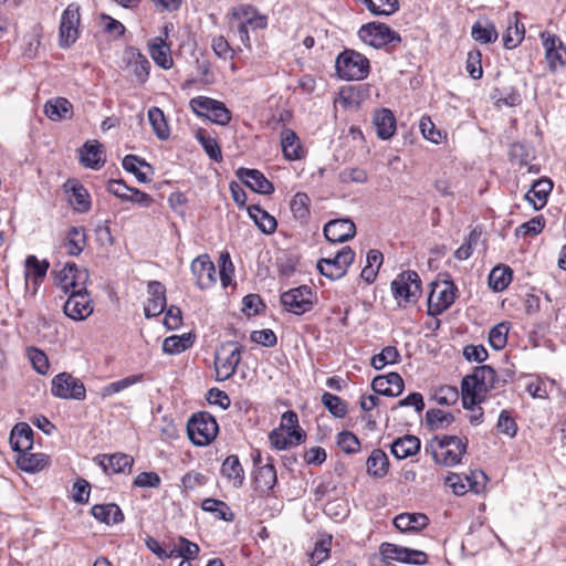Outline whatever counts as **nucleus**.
Listing matches in <instances>:
<instances>
[{
	"label": "nucleus",
	"instance_id": "9",
	"mask_svg": "<svg viewBox=\"0 0 566 566\" xmlns=\"http://www.w3.org/2000/svg\"><path fill=\"white\" fill-rule=\"evenodd\" d=\"M438 449L432 451L433 459L437 463L446 467H453L460 463L461 458L465 453L467 444L455 436H443L436 438Z\"/></svg>",
	"mask_w": 566,
	"mask_h": 566
},
{
	"label": "nucleus",
	"instance_id": "59",
	"mask_svg": "<svg viewBox=\"0 0 566 566\" xmlns=\"http://www.w3.org/2000/svg\"><path fill=\"white\" fill-rule=\"evenodd\" d=\"M41 43V28L34 27L31 32L24 35L23 38V55L28 59H33L36 56L39 46Z\"/></svg>",
	"mask_w": 566,
	"mask_h": 566
},
{
	"label": "nucleus",
	"instance_id": "36",
	"mask_svg": "<svg viewBox=\"0 0 566 566\" xmlns=\"http://www.w3.org/2000/svg\"><path fill=\"white\" fill-rule=\"evenodd\" d=\"M476 474L473 472L472 475L461 476L460 474L452 473L450 474L446 482L452 489L455 495H463L469 490L478 493L480 488L478 486V482L475 481Z\"/></svg>",
	"mask_w": 566,
	"mask_h": 566
},
{
	"label": "nucleus",
	"instance_id": "31",
	"mask_svg": "<svg viewBox=\"0 0 566 566\" xmlns=\"http://www.w3.org/2000/svg\"><path fill=\"white\" fill-rule=\"evenodd\" d=\"M553 189V182L549 179H539L535 181L532 188L526 192L525 199L535 210H541L547 202V197Z\"/></svg>",
	"mask_w": 566,
	"mask_h": 566
},
{
	"label": "nucleus",
	"instance_id": "58",
	"mask_svg": "<svg viewBox=\"0 0 566 566\" xmlns=\"http://www.w3.org/2000/svg\"><path fill=\"white\" fill-rule=\"evenodd\" d=\"M510 331V323L501 322L495 325L489 333V343L492 348L500 350L504 348L507 342V333Z\"/></svg>",
	"mask_w": 566,
	"mask_h": 566
},
{
	"label": "nucleus",
	"instance_id": "46",
	"mask_svg": "<svg viewBox=\"0 0 566 566\" xmlns=\"http://www.w3.org/2000/svg\"><path fill=\"white\" fill-rule=\"evenodd\" d=\"M281 430H286L291 438L298 444L304 440L305 434L298 429V418L294 411H285L281 418Z\"/></svg>",
	"mask_w": 566,
	"mask_h": 566
},
{
	"label": "nucleus",
	"instance_id": "24",
	"mask_svg": "<svg viewBox=\"0 0 566 566\" xmlns=\"http://www.w3.org/2000/svg\"><path fill=\"white\" fill-rule=\"evenodd\" d=\"M281 146L283 156L290 161L300 160L305 157V149L294 130L284 128L281 132Z\"/></svg>",
	"mask_w": 566,
	"mask_h": 566
},
{
	"label": "nucleus",
	"instance_id": "16",
	"mask_svg": "<svg viewBox=\"0 0 566 566\" xmlns=\"http://www.w3.org/2000/svg\"><path fill=\"white\" fill-rule=\"evenodd\" d=\"M191 272L201 290L209 289L217 282L216 266L207 254L199 255L192 261Z\"/></svg>",
	"mask_w": 566,
	"mask_h": 566
},
{
	"label": "nucleus",
	"instance_id": "22",
	"mask_svg": "<svg viewBox=\"0 0 566 566\" xmlns=\"http://www.w3.org/2000/svg\"><path fill=\"white\" fill-rule=\"evenodd\" d=\"M545 57L552 71L566 65V46L556 35H548L543 40Z\"/></svg>",
	"mask_w": 566,
	"mask_h": 566
},
{
	"label": "nucleus",
	"instance_id": "38",
	"mask_svg": "<svg viewBox=\"0 0 566 566\" xmlns=\"http://www.w3.org/2000/svg\"><path fill=\"white\" fill-rule=\"evenodd\" d=\"M222 474L229 479L233 486L240 488L244 481V471L237 455H229L221 465Z\"/></svg>",
	"mask_w": 566,
	"mask_h": 566
},
{
	"label": "nucleus",
	"instance_id": "21",
	"mask_svg": "<svg viewBox=\"0 0 566 566\" xmlns=\"http://www.w3.org/2000/svg\"><path fill=\"white\" fill-rule=\"evenodd\" d=\"M371 388L378 395L397 397L403 391V379L398 373L380 375L373 379Z\"/></svg>",
	"mask_w": 566,
	"mask_h": 566
},
{
	"label": "nucleus",
	"instance_id": "28",
	"mask_svg": "<svg viewBox=\"0 0 566 566\" xmlns=\"http://www.w3.org/2000/svg\"><path fill=\"white\" fill-rule=\"evenodd\" d=\"M373 123L380 139H389L396 132V118L388 108L377 111L373 116Z\"/></svg>",
	"mask_w": 566,
	"mask_h": 566
},
{
	"label": "nucleus",
	"instance_id": "41",
	"mask_svg": "<svg viewBox=\"0 0 566 566\" xmlns=\"http://www.w3.org/2000/svg\"><path fill=\"white\" fill-rule=\"evenodd\" d=\"M67 200L70 205L78 212H85L91 207L90 195L87 190L77 182H74L71 186Z\"/></svg>",
	"mask_w": 566,
	"mask_h": 566
},
{
	"label": "nucleus",
	"instance_id": "35",
	"mask_svg": "<svg viewBox=\"0 0 566 566\" xmlns=\"http://www.w3.org/2000/svg\"><path fill=\"white\" fill-rule=\"evenodd\" d=\"M367 473L374 478L381 479L388 473L389 460L381 449H375L366 461Z\"/></svg>",
	"mask_w": 566,
	"mask_h": 566
},
{
	"label": "nucleus",
	"instance_id": "2",
	"mask_svg": "<svg viewBox=\"0 0 566 566\" xmlns=\"http://www.w3.org/2000/svg\"><path fill=\"white\" fill-rule=\"evenodd\" d=\"M335 67L338 76L347 81H359L369 74L368 59L354 50H345L335 61Z\"/></svg>",
	"mask_w": 566,
	"mask_h": 566
},
{
	"label": "nucleus",
	"instance_id": "39",
	"mask_svg": "<svg viewBox=\"0 0 566 566\" xmlns=\"http://www.w3.org/2000/svg\"><path fill=\"white\" fill-rule=\"evenodd\" d=\"M201 509L208 513L213 514L219 520L226 522H232L234 520V514L232 513L230 506L223 501L206 499L201 503Z\"/></svg>",
	"mask_w": 566,
	"mask_h": 566
},
{
	"label": "nucleus",
	"instance_id": "45",
	"mask_svg": "<svg viewBox=\"0 0 566 566\" xmlns=\"http://www.w3.org/2000/svg\"><path fill=\"white\" fill-rule=\"evenodd\" d=\"M379 553L384 560H394L407 564L410 556V548L399 546L392 543H382L379 547Z\"/></svg>",
	"mask_w": 566,
	"mask_h": 566
},
{
	"label": "nucleus",
	"instance_id": "26",
	"mask_svg": "<svg viewBox=\"0 0 566 566\" xmlns=\"http://www.w3.org/2000/svg\"><path fill=\"white\" fill-rule=\"evenodd\" d=\"M80 161L86 168L99 169L105 163L102 145L97 140L86 142L80 150Z\"/></svg>",
	"mask_w": 566,
	"mask_h": 566
},
{
	"label": "nucleus",
	"instance_id": "27",
	"mask_svg": "<svg viewBox=\"0 0 566 566\" xmlns=\"http://www.w3.org/2000/svg\"><path fill=\"white\" fill-rule=\"evenodd\" d=\"M123 168L133 174L136 179L142 184H147L151 181L149 175L154 174V169L151 165L146 163L144 159H140L136 155H126L123 159Z\"/></svg>",
	"mask_w": 566,
	"mask_h": 566
},
{
	"label": "nucleus",
	"instance_id": "19",
	"mask_svg": "<svg viewBox=\"0 0 566 566\" xmlns=\"http://www.w3.org/2000/svg\"><path fill=\"white\" fill-rule=\"evenodd\" d=\"M237 177L255 192L271 195L274 191L273 184L258 169L239 168Z\"/></svg>",
	"mask_w": 566,
	"mask_h": 566
},
{
	"label": "nucleus",
	"instance_id": "50",
	"mask_svg": "<svg viewBox=\"0 0 566 566\" xmlns=\"http://www.w3.org/2000/svg\"><path fill=\"white\" fill-rule=\"evenodd\" d=\"M453 421V415L441 409H430L426 412V423L432 430L442 429L451 424Z\"/></svg>",
	"mask_w": 566,
	"mask_h": 566
},
{
	"label": "nucleus",
	"instance_id": "25",
	"mask_svg": "<svg viewBox=\"0 0 566 566\" xmlns=\"http://www.w3.org/2000/svg\"><path fill=\"white\" fill-rule=\"evenodd\" d=\"M10 444L12 450L18 453L31 450L33 447L31 427L25 422L15 424L10 433Z\"/></svg>",
	"mask_w": 566,
	"mask_h": 566
},
{
	"label": "nucleus",
	"instance_id": "23",
	"mask_svg": "<svg viewBox=\"0 0 566 566\" xmlns=\"http://www.w3.org/2000/svg\"><path fill=\"white\" fill-rule=\"evenodd\" d=\"M96 462L102 467L106 473H125L130 472L134 464V458L126 453H114L111 455H98Z\"/></svg>",
	"mask_w": 566,
	"mask_h": 566
},
{
	"label": "nucleus",
	"instance_id": "4",
	"mask_svg": "<svg viewBox=\"0 0 566 566\" xmlns=\"http://www.w3.org/2000/svg\"><path fill=\"white\" fill-rule=\"evenodd\" d=\"M187 431L189 439L196 446H207L218 434L219 427L216 419L208 412L195 413L188 421Z\"/></svg>",
	"mask_w": 566,
	"mask_h": 566
},
{
	"label": "nucleus",
	"instance_id": "64",
	"mask_svg": "<svg viewBox=\"0 0 566 566\" xmlns=\"http://www.w3.org/2000/svg\"><path fill=\"white\" fill-rule=\"evenodd\" d=\"M459 392L453 386H442L433 395L437 403L442 406H451L458 401Z\"/></svg>",
	"mask_w": 566,
	"mask_h": 566
},
{
	"label": "nucleus",
	"instance_id": "32",
	"mask_svg": "<svg viewBox=\"0 0 566 566\" xmlns=\"http://www.w3.org/2000/svg\"><path fill=\"white\" fill-rule=\"evenodd\" d=\"M148 48L151 59L158 66L165 70H168L172 66L170 49L163 36H156L150 40Z\"/></svg>",
	"mask_w": 566,
	"mask_h": 566
},
{
	"label": "nucleus",
	"instance_id": "29",
	"mask_svg": "<svg viewBox=\"0 0 566 566\" xmlns=\"http://www.w3.org/2000/svg\"><path fill=\"white\" fill-rule=\"evenodd\" d=\"M44 114L54 122L69 119L73 116V105L64 97L51 98L44 104Z\"/></svg>",
	"mask_w": 566,
	"mask_h": 566
},
{
	"label": "nucleus",
	"instance_id": "15",
	"mask_svg": "<svg viewBox=\"0 0 566 566\" xmlns=\"http://www.w3.org/2000/svg\"><path fill=\"white\" fill-rule=\"evenodd\" d=\"M64 314L74 319L83 321L93 313L92 300L86 291H72L63 306Z\"/></svg>",
	"mask_w": 566,
	"mask_h": 566
},
{
	"label": "nucleus",
	"instance_id": "57",
	"mask_svg": "<svg viewBox=\"0 0 566 566\" xmlns=\"http://www.w3.org/2000/svg\"><path fill=\"white\" fill-rule=\"evenodd\" d=\"M525 29L523 24H520L517 20L514 23H510L505 34L503 35V44L506 49H515L524 39Z\"/></svg>",
	"mask_w": 566,
	"mask_h": 566
},
{
	"label": "nucleus",
	"instance_id": "44",
	"mask_svg": "<svg viewBox=\"0 0 566 566\" xmlns=\"http://www.w3.org/2000/svg\"><path fill=\"white\" fill-rule=\"evenodd\" d=\"M49 269L48 261H39L35 255H29L25 260V280L32 279L35 284L42 281Z\"/></svg>",
	"mask_w": 566,
	"mask_h": 566
},
{
	"label": "nucleus",
	"instance_id": "42",
	"mask_svg": "<svg viewBox=\"0 0 566 566\" xmlns=\"http://www.w3.org/2000/svg\"><path fill=\"white\" fill-rule=\"evenodd\" d=\"M86 245V235L83 228L72 227L67 232L65 242L66 252L70 255H78Z\"/></svg>",
	"mask_w": 566,
	"mask_h": 566
},
{
	"label": "nucleus",
	"instance_id": "54",
	"mask_svg": "<svg viewBox=\"0 0 566 566\" xmlns=\"http://www.w3.org/2000/svg\"><path fill=\"white\" fill-rule=\"evenodd\" d=\"M235 17L242 18V21L247 23V25L251 30L265 29L268 25V20L264 15L256 14L252 8H240L234 12Z\"/></svg>",
	"mask_w": 566,
	"mask_h": 566
},
{
	"label": "nucleus",
	"instance_id": "52",
	"mask_svg": "<svg viewBox=\"0 0 566 566\" xmlns=\"http://www.w3.org/2000/svg\"><path fill=\"white\" fill-rule=\"evenodd\" d=\"M332 546V536H323L314 546L310 555L311 566H318L329 557Z\"/></svg>",
	"mask_w": 566,
	"mask_h": 566
},
{
	"label": "nucleus",
	"instance_id": "51",
	"mask_svg": "<svg viewBox=\"0 0 566 566\" xmlns=\"http://www.w3.org/2000/svg\"><path fill=\"white\" fill-rule=\"evenodd\" d=\"M310 197L305 192H297L291 200L290 208L295 219L305 221L310 216Z\"/></svg>",
	"mask_w": 566,
	"mask_h": 566
},
{
	"label": "nucleus",
	"instance_id": "53",
	"mask_svg": "<svg viewBox=\"0 0 566 566\" xmlns=\"http://www.w3.org/2000/svg\"><path fill=\"white\" fill-rule=\"evenodd\" d=\"M510 160L518 166H528L533 159L532 148L523 143L512 144L509 150Z\"/></svg>",
	"mask_w": 566,
	"mask_h": 566
},
{
	"label": "nucleus",
	"instance_id": "30",
	"mask_svg": "<svg viewBox=\"0 0 566 566\" xmlns=\"http://www.w3.org/2000/svg\"><path fill=\"white\" fill-rule=\"evenodd\" d=\"M420 450V440L416 436L406 434L390 444V451L398 460L407 459Z\"/></svg>",
	"mask_w": 566,
	"mask_h": 566
},
{
	"label": "nucleus",
	"instance_id": "63",
	"mask_svg": "<svg viewBox=\"0 0 566 566\" xmlns=\"http://www.w3.org/2000/svg\"><path fill=\"white\" fill-rule=\"evenodd\" d=\"M338 447L348 454L359 451L360 442L358 438L350 431H342L337 434Z\"/></svg>",
	"mask_w": 566,
	"mask_h": 566
},
{
	"label": "nucleus",
	"instance_id": "7",
	"mask_svg": "<svg viewBox=\"0 0 566 566\" xmlns=\"http://www.w3.org/2000/svg\"><path fill=\"white\" fill-rule=\"evenodd\" d=\"M189 106L199 117H206L218 125H227L231 120V113L222 102L207 97L196 96L190 99Z\"/></svg>",
	"mask_w": 566,
	"mask_h": 566
},
{
	"label": "nucleus",
	"instance_id": "10",
	"mask_svg": "<svg viewBox=\"0 0 566 566\" xmlns=\"http://www.w3.org/2000/svg\"><path fill=\"white\" fill-rule=\"evenodd\" d=\"M394 297L401 303H415L421 294V281L417 272L405 271L391 282Z\"/></svg>",
	"mask_w": 566,
	"mask_h": 566
},
{
	"label": "nucleus",
	"instance_id": "18",
	"mask_svg": "<svg viewBox=\"0 0 566 566\" xmlns=\"http://www.w3.org/2000/svg\"><path fill=\"white\" fill-rule=\"evenodd\" d=\"M149 297L144 306L147 318L161 314L166 307V287L158 281H150L147 286Z\"/></svg>",
	"mask_w": 566,
	"mask_h": 566
},
{
	"label": "nucleus",
	"instance_id": "13",
	"mask_svg": "<svg viewBox=\"0 0 566 566\" xmlns=\"http://www.w3.org/2000/svg\"><path fill=\"white\" fill-rule=\"evenodd\" d=\"M55 284L62 289L64 293L84 290L88 282V271L84 268L80 269L75 263H66L61 270H55Z\"/></svg>",
	"mask_w": 566,
	"mask_h": 566
},
{
	"label": "nucleus",
	"instance_id": "34",
	"mask_svg": "<svg viewBox=\"0 0 566 566\" xmlns=\"http://www.w3.org/2000/svg\"><path fill=\"white\" fill-rule=\"evenodd\" d=\"M248 213L263 233L272 234L276 230V219L260 206L252 205L248 207Z\"/></svg>",
	"mask_w": 566,
	"mask_h": 566
},
{
	"label": "nucleus",
	"instance_id": "40",
	"mask_svg": "<svg viewBox=\"0 0 566 566\" xmlns=\"http://www.w3.org/2000/svg\"><path fill=\"white\" fill-rule=\"evenodd\" d=\"M192 346L191 334L172 335L164 339L163 350L169 355L185 352Z\"/></svg>",
	"mask_w": 566,
	"mask_h": 566
},
{
	"label": "nucleus",
	"instance_id": "11",
	"mask_svg": "<svg viewBox=\"0 0 566 566\" xmlns=\"http://www.w3.org/2000/svg\"><path fill=\"white\" fill-rule=\"evenodd\" d=\"M355 260V252L349 247H343L333 258H323L317 262L319 273L331 280L343 277Z\"/></svg>",
	"mask_w": 566,
	"mask_h": 566
},
{
	"label": "nucleus",
	"instance_id": "60",
	"mask_svg": "<svg viewBox=\"0 0 566 566\" xmlns=\"http://www.w3.org/2000/svg\"><path fill=\"white\" fill-rule=\"evenodd\" d=\"M142 378H143L142 375H134V376H128L120 380L111 382L101 389V396L103 398H106L114 394H117V392L137 384L138 381L142 380Z\"/></svg>",
	"mask_w": 566,
	"mask_h": 566
},
{
	"label": "nucleus",
	"instance_id": "5",
	"mask_svg": "<svg viewBox=\"0 0 566 566\" xmlns=\"http://www.w3.org/2000/svg\"><path fill=\"white\" fill-rule=\"evenodd\" d=\"M51 394L59 399L82 401L86 398V388L81 379L63 371L53 377Z\"/></svg>",
	"mask_w": 566,
	"mask_h": 566
},
{
	"label": "nucleus",
	"instance_id": "1",
	"mask_svg": "<svg viewBox=\"0 0 566 566\" xmlns=\"http://www.w3.org/2000/svg\"><path fill=\"white\" fill-rule=\"evenodd\" d=\"M499 379L495 370L489 365L475 367L471 375L461 381L462 406L471 409L484 401L488 391L497 388Z\"/></svg>",
	"mask_w": 566,
	"mask_h": 566
},
{
	"label": "nucleus",
	"instance_id": "3",
	"mask_svg": "<svg viewBox=\"0 0 566 566\" xmlns=\"http://www.w3.org/2000/svg\"><path fill=\"white\" fill-rule=\"evenodd\" d=\"M243 350V346L234 342L223 343L219 347L214 357L216 379L218 381L227 380L235 373Z\"/></svg>",
	"mask_w": 566,
	"mask_h": 566
},
{
	"label": "nucleus",
	"instance_id": "47",
	"mask_svg": "<svg viewBox=\"0 0 566 566\" xmlns=\"http://www.w3.org/2000/svg\"><path fill=\"white\" fill-rule=\"evenodd\" d=\"M472 38L480 43H492L497 39V31L493 23L475 22L471 30Z\"/></svg>",
	"mask_w": 566,
	"mask_h": 566
},
{
	"label": "nucleus",
	"instance_id": "62",
	"mask_svg": "<svg viewBox=\"0 0 566 566\" xmlns=\"http://www.w3.org/2000/svg\"><path fill=\"white\" fill-rule=\"evenodd\" d=\"M28 357L36 373L45 375L49 371L50 363L44 352L31 347L28 349Z\"/></svg>",
	"mask_w": 566,
	"mask_h": 566
},
{
	"label": "nucleus",
	"instance_id": "55",
	"mask_svg": "<svg viewBox=\"0 0 566 566\" xmlns=\"http://www.w3.org/2000/svg\"><path fill=\"white\" fill-rule=\"evenodd\" d=\"M400 360V354L395 346H386L379 354L371 358V366L375 369H382L386 365L397 364Z\"/></svg>",
	"mask_w": 566,
	"mask_h": 566
},
{
	"label": "nucleus",
	"instance_id": "8",
	"mask_svg": "<svg viewBox=\"0 0 566 566\" xmlns=\"http://www.w3.org/2000/svg\"><path fill=\"white\" fill-rule=\"evenodd\" d=\"M316 302V293L307 285L291 289L281 295V303L284 308L295 315L310 312Z\"/></svg>",
	"mask_w": 566,
	"mask_h": 566
},
{
	"label": "nucleus",
	"instance_id": "56",
	"mask_svg": "<svg viewBox=\"0 0 566 566\" xmlns=\"http://www.w3.org/2000/svg\"><path fill=\"white\" fill-rule=\"evenodd\" d=\"M322 403L336 418H344L347 413L346 402L331 392L322 395Z\"/></svg>",
	"mask_w": 566,
	"mask_h": 566
},
{
	"label": "nucleus",
	"instance_id": "37",
	"mask_svg": "<svg viewBox=\"0 0 566 566\" xmlns=\"http://www.w3.org/2000/svg\"><path fill=\"white\" fill-rule=\"evenodd\" d=\"M277 481L276 470L272 463L260 465L256 470L254 482L255 489L260 492L271 491Z\"/></svg>",
	"mask_w": 566,
	"mask_h": 566
},
{
	"label": "nucleus",
	"instance_id": "48",
	"mask_svg": "<svg viewBox=\"0 0 566 566\" xmlns=\"http://www.w3.org/2000/svg\"><path fill=\"white\" fill-rule=\"evenodd\" d=\"M17 462L20 469L25 472H36L45 465L43 454L29 453V451L19 453Z\"/></svg>",
	"mask_w": 566,
	"mask_h": 566
},
{
	"label": "nucleus",
	"instance_id": "20",
	"mask_svg": "<svg viewBox=\"0 0 566 566\" xmlns=\"http://www.w3.org/2000/svg\"><path fill=\"white\" fill-rule=\"evenodd\" d=\"M126 69L133 74L138 83H144L148 78L150 63L138 50L129 48L124 53Z\"/></svg>",
	"mask_w": 566,
	"mask_h": 566
},
{
	"label": "nucleus",
	"instance_id": "33",
	"mask_svg": "<svg viewBox=\"0 0 566 566\" xmlns=\"http://www.w3.org/2000/svg\"><path fill=\"white\" fill-rule=\"evenodd\" d=\"M91 513L97 521L107 525L117 524L124 520L122 510L114 503L96 504L91 509Z\"/></svg>",
	"mask_w": 566,
	"mask_h": 566
},
{
	"label": "nucleus",
	"instance_id": "12",
	"mask_svg": "<svg viewBox=\"0 0 566 566\" xmlns=\"http://www.w3.org/2000/svg\"><path fill=\"white\" fill-rule=\"evenodd\" d=\"M428 296V314L437 316L449 308L454 302L455 286L451 281H436L430 284Z\"/></svg>",
	"mask_w": 566,
	"mask_h": 566
},
{
	"label": "nucleus",
	"instance_id": "43",
	"mask_svg": "<svg viewBox=\"0 0 566 566\" xmlns=\"http://www.w3.org/2000/svg\"><path fill=\"white\" fill-rule=\"evenodd\" d=\"M512 281V270L507 265L495 266L489 275V285L492 290L501 292Z\"/></svg>",
	"mask_w": 566,
	"mask_h": 566
},
{
	"label": "nucleus",
	"instance_id": "14",
	"mask_svg": "<svg viewBox=\"0 0 566 566\" xmlns=\"http://www.w3.org/2000/svg\"><path fill=\"white\" fill-rule=\"evenodd\" d=\"M80 7L71 3L63 11L60 22L59 42L63 49L70 48L78 38Z\"/></svg>",
	"mask_w": 566,
	"mask_h": 566
},
{
	"label": "nucleus",
	"instance_id": "49",
	"mask_svg": "<svg viewBox=\"0 0 566 566\" xmlns=\"http://www.w3.org/2000/svg\"><path fill=\"white\" fill-rule=\"evenodd\" d=\"M148 119H149V123H150L156 136L159 139L164 140V139L168 138L169 129H168L164 113L160 108L155 107V106L149 108Z\"/></svg>",
	"mask_w": 566,
	"mask_h": 566
},
{
	"label": "nucleus",
	"instance_id": "61",
	"mask_svg": "<svg viewBox=\"0 0 566 566\" xmlns=\"http://www.w3.org/2000/svg\"><path fill=\"white\" fill-rule=\"evenodd\" d=\"M545 227V219L542 216H536L528 220L527 222L522 223L515 229V234L518 235H536L539 234Z\"/></svg>",
	"mask_w": 566,
	"mask_h": 566
},
{
	"label": "nucleus",
	"instance_id": "6",
	"mask_svg": "<svg viewBox=\"0 0 566 566\" xmlns=\"http://www.w3.org/2000/svg\"><path fill=\"white\" fill-rule=\"evenodd\" d=\"M358 36L364 43L375 49H381L401 41L399 33L386 23L376 21L361 25L358 30Z\"/></svg>",
	"mask_w": 566,
	"mask_h": 566
},
{
	"label": "nucleus",
	"instance_id": "17",
	"mask_svg": "<svg viewBox=\"0 0 566 566\" xmlns=\"http://www.w3.org/2000/svg\"><path fill=\"white\" fill-rule=\"evenodd\" d=\"M356 226L350 219H337L327 222L324 227L325 238L333 243H342L353 239Z\"/></svg>",
	"mask_w": 566,
	"mask_h": 566
}]
</instances>
